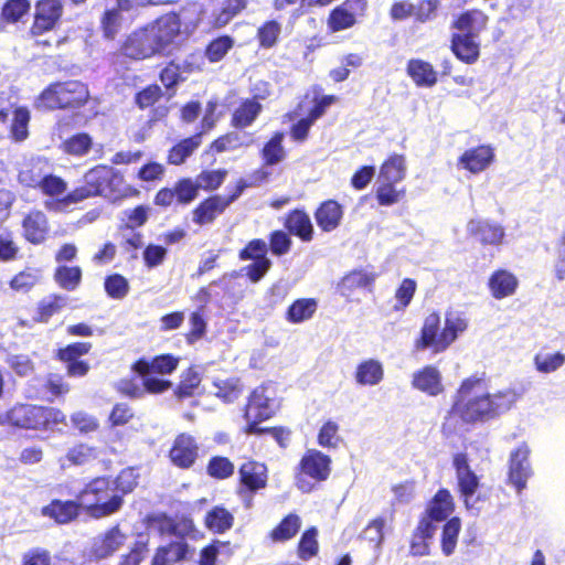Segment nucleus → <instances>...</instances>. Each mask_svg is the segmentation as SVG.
<instances>
[{
  "mask_svg": "<svg viewBox=\"0 0 565 565\" xmlns=\"http://www.w3.org/2000/svg\"><path fill=\"white\" fill-rule=\"evenodd\" d=\"M354 377L360 385H376L384 377L383 364L375 359L363 360L358 364Z\"/></svg>",
  "mask_w": 565,
  "mask_h": 565,
  "instance_id": "nucleus-49",
  "label": "nucleus"
},
{
  "mask_svg": "<svg viewBox=\"0 0 565 565\" xmlns=\"http://www.w3.org/2000/svg\"><path fill=\"white\" fill-rule=\"evenodd\" d=\"M138 486V475L134 468L121 469L115 477L97 476L87 481L77 493L83 501L85 513L102 519L117 513L124 499Z\"/></svg>",
  "mask_w": 565,
  "mask_h": 565,
  "instance_id": "nucleus-3",
  "label": "nucleus"
},
{
  "mask_svg": "<svg viewBox=\"0 0 565 565\" xmlns=\"http://www.w3.org/2000/svg\"><path fill=\"white\" fill-rule=\"evenodd\" d=\"M64 7L61 0H36L32 14V23L28 34L38 39L56 30L62 21Z\"/></svg>",
  "mask_w": 565,
  "mask_h": 565,
  "instance_id": "nucleus-13",
  "label": "nucleus"
},
{
  "mask_svg": "<svg viewBox=\"0 0 565 565\" xmlns=\"http://www.w3.org/2000/svg\"><path fill=\"white\" fill-rule=\"evenodd\" d=\"M244 186V183H241L238 186H234L232 192L226 196L214 194L203 199L192 210L193 223L199 226L214 223L215 220L243 194Z\"/></svg>",
  "mask_w": 565,
  "mask_h": 565,
  "instance_id": "nucleus-14",
  "label": "nucleus"
},
{
  "mask_svg": "<svg viewBox=\"0 0 565 565\" xmlns=\"http://www.w3.org/2000/svg\"><path fill=\"white\" fill-rule=\"evenodd\" d=\"M494 148L490 145H479L469 148L458 158V166L472 174L487 170L494 161Z\"/></svg>",
  "mask_w": 565,
  "mask_h": 565,
  "instance_id": "nucleus-27",
  "label": "nucleus"
},
{
  "mask_svg": "<svg viewBox=\"0 0 565 565\" xmlns=\"http://www.w3.org/2000/svg\"><path fill=\"white\" fill-rule=\"evenodd\" d=\"M23 237L26 242L39 245L42 244L49 235L50 225L45 213L33 209L29 211L21 222Z\"/></svg>",
  "mask_w": 565,
  "mask_h": 565,
  "instance_id": "nucleus-28",
  "label": "nucleus"
},
{
  "mask_svg": "<svg viewBox=\"0 0 565 565\" xmlns=\"http://www.w3.org/2000/svg\"><path fill=\"white\" fill-rule=\"evenodd\" d=\"M200 456V446L189 433L178 434L168 451L170 462L182 470L192 468Z\"/></svg>",
  "mask_w": 565,
  "mask_h": 565,
  "instance_id": "nucleus-16",
  "label": "nucleus"
},
{
  "mask_svg": "<svg viewBox=\"0 0 565 565\" xmlns=\"http://www.w3.org/2000/svg\"><path fill=\"white\" fill-rule=\"evenodd\" d=\"M67 305V297L60 294H51L41 299L38 303L34 321L46 323L50 319L60 313Z\"/></svg>",
  "mask_w": 565,
  "mask_h": 565,
  "instance_id": "nucleus-48",
  "label": "nucleus"
},
{
  "mask_svg": "<svg viewBox=\"0 0 565 565\" xmlns=\"http://www.w3.org/2000/svg\"><path fill=\"white\" fill-rule=\"evenodd\" d=\"M190 553V546L184 541H171L157 547L151 565H171L184 561Z\"/></svg>",
  "mask_w": 565,
  "mask_h": 565,
  "instance_id": "nucleus-38",
  "label": "nucleus"
},
{
  "mask_svg": "<svg viewBox=\"0 0 565 565\" xmlns=\"http://www.w3.org/2000/svg\"><path fill=\"white\" fill-rule=\"evenodd\" d=\"M125 535L118 525L107 530L104 534L94 539L86 558L89 562H98L111 556L122 544Z\"/></svg>",
  "mask_w": 565,
  "mask_h": 565,
  "instance_id": "nucleus-24",
  "label": "nucleus"
},
{
  "mask_svg": "<svg viewBox=\"0 0 565 565\" xmlns=\"http://www.w3.org/2000/svg\"><path fill=\"white\" fill-rule=\"evenodd\" d=\"M120 53L130 60L142 61L153 57L145 38L140 34L139 28L132 31L121 43Z\"/></svg>",
  "mask_w": 565,
  "mask_h": 565,
  "instance_id": "nucleus-41",
  "label": "nucleus"
},
{
  "mask_svg": "<svg viewBox=\"0 0 565 565\" xmlns=\"http://www.w3.org/2000/svg\"><path fill=\"white\" fill-rule=\"evenodd\" d=\"M468 232L482 245H499L504 237L502 226L483 220H471L468 223Z\"/></svg>",
  "mask_w": 565,
  "mask_h": 565,
  "instance_id": "nucleus-37",
  "label": "nucleus"
},
{
  "mask_svg": "<svg viewBox=\"0 0 565 565\" xmlns=\"http://www.w3.org/2000/svg\"><path fill=\"white\" fill-rule=\"evenodd\" d=\"M344 213L343 204L335 199H327L316 206L313 218L321 233H332L341 227Z\"/></svg>",
  "mask_w": 565,
  "mask_h": 565,
  "instance_id": "nucleus-21",
  "label": "nucleus"
},
{
  "mask_svg": "<svg viewBox=\"0 0 565 565\" xmlns=\"http://www.w3.org/2000/svg\"><path fill=\"white\" fill-rule=\"evenodd\" d=\"M489 23V15L477 8L460 12L451 21L450 28L459 33L475 32L478 36L484 31Z\"/></svg>",
  "mask_w": 565,
  "mask_h": 565,
  "instance_id": "nucleus-34",
  "label": "nucleus"
},
{
  "mask_svg": "<svg viewBox=\"0 0 565 565\" xmlns=\"http://www.w3.org/2000/svg\"><path fill=\"white\" fill-rule=\"evenodd\" d=\"M436 532V525L430 520L420 519L409 539V554L420 557L430 553V543Z\"/></svg>",
  "mask_w": 565,
  "mask_h": 565,
  "instance_id": "nucleus-30",
  "label": "nucleus"
},
{
  "mask_svg": "<svg viewBox=\"0 0 565 565\" xmlns=\"http://www.w3.org/2000/svg\"><path fill=\"white\" fill-rule=\"evenodd\" d=\"M406 73L417 87H433L438 81L434 66L420 58H411L406 64Z\"/></svg>",
  "mask_w": 565,
  "mask_h": 565,
  "instance_id": "nucleus-39",
  "label": "nucleus"
},
{
  "mask_svg": "<svg viewBox=\"0 0 565 565\" xmlns=\"http://www.w3.org/2000/svg\"><path fill=\"white\" fill-rule=\"evenodd\" d=\"M285 230L302 243H310L315 238V226L309 213L303 207L288 211L284 218Z\"/></svg>",
  "mask_w": 565,
  "mask_h": 565,
  "instance_id": "nucleus-26",
  "label": "nucleus"
},
{
  "mask_svg": "<svg viewBox=\"0 0 565 565\" xmlns=\"http://www.w3.org/2000/svg\"><path fill=\"white\" fill-rule=\"evenodd\" d=\"M93 147V139L87 132H77L62 143L65 153L74 157L86 156Z\"/></svg>",
  "mask_w": 565,
  "mask_h": 565,
  "instance_id": "nucleus-61",
  "label": "nucleus"
},
{
  "mask_svg": "<svg viewBox=\"0 0 565 565\" xmlns=\"http://www.w3.org/2000/svg\"><path fill=\"white\" fill-rule=\"evenodd\" d=\"M213 385L215 396L224 403H234L244 392V385L238 377L216 380Z\"/></svg>",
  "mask_w": 565,
  "mask_h": 565,
  "instance_id": "nucleus-55",
  "label": "nucleus"
},
{
  "mask_svg": "<svg viewBox=\"0 0 565 565\" xmlns=\"http://www.w3.org/2000/svg\"><path fill=\"white\" fill-rule=\"evenodd\" d=\"M234 515L224 505L218 504L210 509L204 516V526L214 534H224L234 525Z\"/></svg>",
  "mask_w": 565,
  "mask_h": 565,
  "instance_id": "nucleus-40",
  "label": "nucleus"
},
{
  "mask_svg": "<svg viewBox=\"0 0 565 565\" xmlns=\"http://www.w3.org/2000/svg\"><path fill=\"white\" fill-rule=\"evenodd\" d=\"M194 188L190 181L184 178L178 179L173 186L160 188L154 196L153 204L161 209H168L172 205H189L193 202Z\"/></svg>",
  "mask_w": 565,
  "mask_h": 565,
  "instance_id": "nucleus-20",
  "label": "nucleus"
},
{
  "mask_svg": "<svg viewBox=\"0 0 565 565\" xmlns=\"http://www.w3.org/2000/svg\"><path fill=\"white\" fill-rule=\"evenodd\" d=\"M438 311L428 313L422 324L418 337L414 341L415 351L430 350L438 354L445 352L468 328L463 313L449 310L445 315L444 327Z\"/></svg>",
  "mask_w": 565,
  "mask_h": 565,
  "instance_id": "nucleus-4",
  "label": "nucleus"
},
{
  "mask_svg": "<svg viewBox=\"0 0 565 565\" xmlns=\"http://www.w3.org/2000/svg\"><path fill=\"white\" fill-rule=\"evenodd\" d=\"M455 502L450 491L446 488L439 489L428 502L426 511L420 519H428L431 523L441 522L454 512Z\"/></svg>",
  "mask_w": 565,
  "mask_h": 565,
  "instance_id": "nucleus-32",
  "label": "nucleus"
},
{
  "mask_svg": "<svg viewBox=\"0 0 565 565\" xmlns=\"http://www.w3.org/2000/svg\"><path fill=\"white\" fill-rule=\"evenodd\" d=\"M484 386V375L465 379L455 394L449 414L459 417L466 424L483 423L510 411L520 397L514 388L477 395V391Z\"/></svg>",
  "mask_w": 565,
  "mask_h": 565,
  "instance_id": "nucleus-2",
  "label": "nucleus"
},
{
  "mask_svg": "<svg viewBox=\"0 0 565 565\" xmlns=\"http://www.w3.org/2000/svg\"><path fill=\"white\" fill-rule=\"evenodd\" d=\"M206 473L214 480H226L234 476L235 465L226 456H212L206 463Z\"/></svg>",
  "mask_w": 565,
  "mask_h": 565,
  "instance_id": "nucleus-57",
  "label": "nucleus"
},
{
  "mask_svg": "<svg viewBox=\"0 0 565 565\" xmlns=\"http://www.w3.org/2000/svg\"><path fill=\"white\" fill-rule=\"evenodd\" d=\"M452 466L456 471L458 492L465 504L469 507L470 500L476 494L479 486L480 478L470 468L468 455L466 452H458L452 458Z\"/></svg>",
  "mask_w": 565,
  "mask_h": 565,
  "instance_id": "nucleus-18",
  "label": "nucleus"
},
{
  "mask_svg": "<svg viewBox=\"0 0 565 565\" xmlns=\"http://www.w3.org/2000/svg\"><path fill=\"white\" fill-rule=\"evenodd\" d=\"M319 542L316 526L306 529L297 543V556L301 561H309L318 555Z\"/></svg>",
  "mask_w": 565,
  "mask_h": 565,
  "instance_id": "nucleus-56",
  "label": "nucleus"
},
{
  "mask_svg": "<svg viewBox=\"0 0 565 565\" xmlns=\"http://www.w3.org/2000/svg\"><path fill=\"white\" fill-rule=\"evenodd\" d=\"M412 386L428 396H438L445 391L441 373L435 365H425L415 371Z\"/></svg>",
  "mask_w": 565,
  "mask_h": 565,
  "instance_id": "nucleus-29",
  "label": "nucleus"
},
{
  "mask_svg": "<svg viewBox=\"0 0 565 565\" xmlns=\"http://www.w3.org/2000/svg\"><path fill=\"white\" fill-rule=\"evenodd\" d=\"M8 422L15 427L33 430H54L66 425V415L58 408L17 404L7 413Z\"/></svg>",
  "mask_w": 565,
  "mask_h": 565,
  "instance_id": "nucleus-8",
  "label": "nucleus"
},
{
  "mask_svg": "<svg viewBox=\"0 0 565 565\" xmlns=\"http://www.w3.org/2000/svg\"><path fill=\"white\" fill-rule=\"evenodd\" d=\"M406 177V159L402 153H391L380 166L375 200L380 206L394 205L406 196L405 186L398 188Z\"/></svg>",
  "mask_w": 565,
  "mask_h": 565,
  "instance_id": "nucleus-7",
  "label": "nucleus"
},
{
  "mask_svg": "<svg viewBox=\"0 0 565 565\" xmlns=\"http://www.w3.org/2000/svg\"><path fill=\"white\" fill-rule=\"evenodd\" d=\"M237 494L241 498L253 497L265 490L269 482V469L264 461L247 458L237 470Z\"/></svg>",
  "mask_w": 565,
  "mask_h": 565,
  "instance_id": "nucleus-11",
  "label": "nucleus"
},
{
  "mask_svg": "<svg viewBox=\"0 0 565 565\" xmlns=\"http://www.w3.org/2000/svg\"><path fill=\"white\" fill-rule=\"evenodd\" d=\"M193 70L190 63L181 65L175 60H170L160 70L158 77L170 96H173L177 86L184 81L182 71L192 72Z\"/></svg>",
  "mask_w": 565,
  "mask_h": 565,
  "instance_id": "nucleus-43",
  "label": "nucleus"
},
{
  "mask_svg": "<svg viewBox=\"0 0 565 565\" xmlns=\"http://www.w3.org/2000/svg\"><path fill=\"white\" fill-rule=\"evenodd\" d=\"M332 460L329 455L322 451L310 448L307 449L300 458L296 467V484L302 492H310L312 486L309 484L307 478L315 483L326 481L331 473Z\"/></svg>",
  "mask_w": 565,
  "mask_h": 565,
  "instance_id": "nucleus-9",
  "label": "nucleus"
},
{
  "mask_svg": "<svg viewBox=\"0 0 565 565\" xmlns=\"http://www.w3.org/2000/svg\"><path fill=\"white\" fill-rule=\"evenodd\" d=\"M46 161L38 158L31 160L19 170L17 180L23 188L38 190L41 182L46 174L45 172Z\"/></svg>",
  "mask_w": 565,
  "mask_h": 565,
  "instance_id": "nucleus-44",
  "label": "nucleus"
},
{
  "mask_svg": "<svg viewBox=\"0 0 565 565\" xmlns=\"http://www.w3.org/2000/svg\"><path fill=\"white\" fill-rule=\"evenodd\" d=\"M285 134L280 130L274 131L270 138L264 143L259 153L265 166H276L285 160L287 153L284 148Z\"/></svg>",
  "mask_w": 565,
  "mask_h": 565,
  "instance_id": "nucleus-46",
  "label": "nucleus"
},
{
  "mask_svg": "<svg viewBox=\"0 0 565 565\" xmlns=\"http://www.w3.org/2000/svg\"><path fill=\"white\" fill-rule=\"evenodd\" d=\"M302 519L296 512L286 514L268 533L267 540L273 544H282L294 540L300 532Z\"/></svg>",
  "mask_w": 565,
  "mask_h": 565,
  "instance_id": "nucleus-35",
  "label": "nucleus"
},
{
  "mask_svg": "<svg viewBox=\"0 0 565 565\" xmlns=\"http://www.w3.org/2000/svg\"><path fill=\"white\" fill-rule=\"evenodd\" d=\"M282 25L277 20L264 21L256 31V40L260 49L269 50L275 47L281 36Z\"/></svg>",
  "mask_w": 565,
  "mask_h": 565,
  "instance_id": "nucleus-52",
  "label": "nucleus"
},
{
  "mask_svg": "<svg viewBox=\"0 0 565 565\" xmlns=\"http://www.w3.org/2000/svg\"><path fill=\"white\" fill-rule=\"evenodd\" d=\"M202 382V374L198 365H190L180 374V381L174 388V396L179 399L192 397Z\"/></svg>",
  "mask_w": 565,
  "mask_h": 565,
  "instance_id": "nucleus-50",
  "label": "nucleus"
},
{
  "mask_svg": "<svg viewBox=\"0 0 565 565\" xmlns=\"http://www.w3.org/2000/svg\"><path fill=\"white\" fill-rule=\"evenodd\" d=\"M450 51L460 62L472 65L481 54L479 36L475 32H455L450 36Z\"/></svg>",
  "mask_w": 565,
  "mask_h": 565,
  "instance_id": "nucleus-25",
  "label": "nucleus"
},
{
  "mask_svg": "<svg viewBox=\"0 0 565 565\" xmlns=\"http://www.w3.org/2000/svg\"><path fill=\"white\" fill-rule=\"evenodd\" d=\"M201 134H193L173 145L167 153V162L171 166H181L201 146Z\"/></svg>",
  "mask_w": 565,
  "mask_h": 565,
  "instance_id": "nucleus-42",
  "label": "nucleus"
},
{
  "mask_svg": "<svg viewBox=\"0 0 565 565\" xmlns=\"http://www.w3.org/2000/svg\"><path fill=\"white\" fill-rule=\"evenodd\" d=\"M234 43L231 35H220L206 44L204 54L210 63H217L234 47Z\"/></svg>",
  "mask_w": 565,
  "mask_h": 565,
  "instance_id": "nucleus-59",
  "label": "nucleus"
},
{
  "mask_svg": "<svg viewBox=\"0 0 565 565\" xmlns=\"http://www.w3.org/2000/svg\"><path fill=\"white\" fill-rule=\"evenodd\" d=\"M440 7V0H418L413 3V22L426 24L434 21L438 17Z\"/></svg>",
  "mask_w": 565,
  "mask_h": 565,
  "instance_id": "nucleus-60",
  "label": "nucleus"
},
{
  "mask_svg": "<svg viewBox=\"0 0 565 565\" xmlns=\"http://www.w3.org/2000/svg\"><path fill=\"white\" fill-rule=\"evenodd\" d=\"M83 512H85L83 501L77 497L74 500L52 499L47 504L41 508L42 516L60 525L76 521Z\"/></svg>",
  "mask_w": 565,
  "mask_h": 565,
  "instance_id": "nucleus-19",
  "label": "nucleus"
},
{
  "mask_svg": "<svg viewBox=\"0 0 565 565\" xmlns=\"http://www.w3.org/2000/svg\"><path fill=\"white\" fill-rule=\"evenodd\" d=\"M104 289L106 295L115 300H121L127 297L130 291L128 279L119 274L113 273L107 275L104 279Z\"/></svg>",
  "mask_w": 565,
  "mask_h": 565,
  "instance_id": "nucleus-62",
  "label": "nucleus"
},
{
  "mask_svg": "<svg viewBox=\"0 0 565 565\" xmlns=\"http://www.w3.org/2000/svg\"><path fill=\"white\" fill-rule=\"evenodd\" d=\"M189 326L190 328L189 331L184 333V339L188 344L192 345L201 340L207 330V322L202 308L191 312Z\"/></svg>",
  "mask_w": 565,
  "mask_h": 565,
  "instance_id": "nucleus-64",
  "label": "nucleus"
},
{
  "mask_svg": "<svg viewBox=\"0 0 565 565\" xmlns=\"http://www.w3.org/2000/svg\"><path fill=\"white\" fill-rule=\"evenodd\" d=\"M30 10V0H6L0 10V25L7 26L23 22Z\"/></svg>",
  "mask_w": 565,
  "mask_h": 565,
  "instance_id": "nucleus-45",
  "label": "nucleus"
},
{
  "mask_svg": "<svg viewBox=\"0 0 565 565\" xmlns=\"http://www.w3.org/2000/svg\"><path fill=\"white\" fill-rule=\"evenodd\" d=\"M460 531L461 520L458 516L448 519L443 525L440 534V548L445 556H450L455 553Z\"/></svg>",
  "mask_w": 565,
  "mask_h": 565,
  "instance_id": "nucleus-53",
  "label": "nucleus"
},
{
  "mask_svg": "<svg viewBox=\"0 0 565 565\" xmlns=\"http://www.w3.org/2000/svg\"><path fill=\"white\" fill-rule=\"evenodd\" d=\"M268 82H260L257 93L250 97L242 98L231 114L230 125L237 130L250 127L263 113L262 102L270 96Z\"/></svg>",
  "mask_w": 565,
  "mask_h": 565,
  "instance_id": "nucleus-12",
  "label": "nucleus"
},
{
  "mask_svg": "<svg viewBox=\"0 0 565 565\" xmlns=\"http://www.w3.org/2000/svg\"><path fill=\"white\" fill-rule=\"evenodd\" d=\"M205 20V9L202 4L191 3L182 7L180 11H170L149 22L157 41L164 55L170 53L169 47L178 44L184 34H193Z\"/></svg>",
  "mask_w": 565,
  "mask_h": 565,
  "instance_id": "nucleus-5",
  "label": "nucleus"
},
{
  "mask_svg": "<svg viewBox=\"0 0 565 565\" xmlns=\"http://www.w3.org/2000/svg\"><path fill=\"white\" fill-rule=\"evenodd\" d=\"M318 309V301L315 298L296 299L287 308L285 319L289 323L298 324L313 317Z\"/></svg>",
  "mask_w": 565,
  "mask_h": 565,
  "instance_id": "nucleus-51",
  "label": "nucleus"
},
{
  "mask_svg": "<svg viewBox=\"0 0 565 565\" xmlns=\"http://www.w3.org/2000/svg\"><path fill=\"white\" fill-rule=\"evenodd\" d=\"M46 201L45 207L62 211L89 199L104 198L113 202L140 196V190L126 182L124 173L111 166L99 163L88 169L81 183L67 192V182L62 177L46 173L38 189Z\"/></svg>",
  "mask_w": 565,
  "mask_h": 565,
  "instance_id": "nucleus-1",
  "label": "nucleus"
},
{
  "mask_svg": "<svg viewBox=\"0 0 565 565\" xmlns=\"http://www.w3.org/2000/svg\"><path fill=\"white\" fill-rule=\"evenodd\" d=\"M226 174L225 169H217L203 170L196 175L195 180L184 177V180L190 181L192 188H194L193 201L198 198L201 189L204 191L217 190L224 182Z\"/></svg>",
  "mask_w": 565,
  "mask_h": 565,
  "instance_id": "nucleus-47",
  "label": "nucleus"
},
{
  "mask_svg": "<svg viewBox=\"0 0 565 565\" xmlns=\"http://www.w3.org/2000/svg\"><path fill=\"white\" fill-rule=\"evenodd\" d=\"M490 295L501 300L513 296L519 288L518 277L507 269H495L488 278L487 282Z\"/></svg>",
  "mask_w": 565,
  "mask_h": 565,
  "instance_id": "nucleus-31",
  "label": "nucleus"
},
{
  "mask_svg": "<svg viewBox=\"0 0 565 565\" xmlns=\"http://www.w3.org/2000/svg\"><path fill=\"white\" fill-rule=\"evenodd\" d=\"M274 390L267 383H262L250 391L243 407V417L245 420L252 417L258 420H267L275 415Z\"/></svg>",
  "mask_w": 565,
  "mask_h": 565,
  "instance_id": "nucleus-15",
  "label": "nucleus"
},
{
  "mask_svg": "<svg viewBox=\"0 0 565 565\" xmlns=\"http://www.w3.org/2000/svg\"><path fill=\"white\" fill-rule=\"evenodd\" d=\"M249 6V0H222L209 19V28L217 30L226 26L235 17L243 13Z\"/></svg>",
  "mask_w": 565,
  "mask_h": 565,
  "instance_id": "nucleus-33",
  "label": "nucleus"
},
{
  "mask_svg": "<svg viewBox=\"0 0 565 565\" xmlns=\"http://www.w3.org/2000/svg\"><path fill=\"white\" fill-rule=\"evenodd\" d=\"M12 115L10 126L11 138L17 142L24 141L29 136L30 111L26 107L19 106L12 110Z\"/></svg>",
  "mask_w": 565,
  "mask_h": 565,
  "instance_id": "nucleus-58",
  "label": "nucleus"
},
{
  "mask_svg": "<svg viewBox=\"0 0 565 565\" xmlns=\"http://www.w3.org/2000/svg\"><path fill=\"white\" fill-rule=\"evenodd\" d=\"M90 342H73L55 352V359L65 364L66 374L70 377H83L89 372V363L79 358L92 350Z\"/></svg>",
  "mask_w": 565,
  "mask_h": 565,
  "instance_id": "nucleus-17",
  "label": "nucleus"
},
{
  "mask_svg": "<svg viewBox=\"0 0 565 565\" xmlns=\"http://www.w3.org/2000/svg\"><path fill=\"white\" fill-rule=\"evenodd\" d=\"M242 145L243 143L237 132L227 131L211 141L205 149V153L214 156L238 149Z\"/></svg>",
  "mask_w": 565,
  "mask_h": 565,
  "instance_id": "nucleus-63",
  "label": "nucleus"
},
{
  "mask_svg": "<svg viewBox=\"0 0 565 565\" xmlns=\"http://www.w3.org/2000/svg\"><path fill=\"white\" fill-rule=\"evenodd\" d=\"M90 100L89 87L81 79H57L47 84L34 98L33 106L40 111L75 113Z\"/></svg>",
  "mask_w": 565,
  "mask_h": 565,
  "instance_id": "nucleus-6",
  "label": "nucleus"
},
{
  "mask_svg": "<svg viewBox=\"0 0 565 565\" xmlns=\"http://www.w3.org/2000/svg\"><path fill=\"white\" fill-rule=\"evenodd\" d=\"M367 0H343L329 10L326 18L327 31L335 34L354 29L366 17Z\"/></svg>",
  "mask_w": 565,
  "mask_h": 565,
  "instance_id": "nucleus-10",
  "label": "nucleus"
},
{
  "mask_svg": "<svg viewBox=\"0 0 565 565\" xmlns=\"http://www.w3.org/2000/svg\"><path fill=\"white\" fill-rule=\"evenodd\" d=\"M529 456L530 448L525 443L510 454L508 479L519 493L526 488L527 479L532 475Z\"/></svg>",
  "mask_w": 565,
  "mask_h": 565,
  "instance_id": "nucleus-22",
  "label": "nucleus"
},
{
  "mask_svg": "<svg viewBox=\"0 0 565 565\" xmlns=\"http://www.w3.org/2000/svg\"><path fill=\"white\" fill-rule=\"evenodd\" d=\"M377 274L365 268H355L347 273L339 282L340 294L350 297L356 289L374 286Z\"/></svg>",
  "mask_w": 565,
  "mask_h": 565,
  "instance_id": "nucleus-36",
  "label": "nucleus"
},
{
  "mask_svg": "<svg viewBox=\"0 0 565 565\" xmlns=\"http://www.w3.org/2000/svg\"><path fill=\"white\" fill-rule=\"evenodd\" d=\"M180 358L172 353H162L151 359L140 358L131 364V371L138 376L169 375L179 366Z\"/></svg>",
  "mask_w": 565,
  "mask_h": 565,
  "instance_id": "nucleus-23",
  "label": "nucleus"
},
{
  "mask_svg": "<svg viewBox=\"0 0 565 565\" xmlns=\"http://www.w3.org/2000/svg\"><path fill=\"white\" fill-rule=\"evenodd\" d=\"M83 271L79 266H57L54 270V281L57 286L67 291L76 290L82 282Z\"/></svg>",
  "mask_w": 565,
  "mask_h": 565,
  "instance_id": "nucleus-54",
  "label": "nucleus"
}]
</instances>
